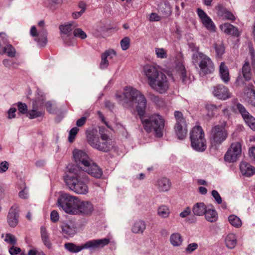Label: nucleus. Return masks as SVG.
Wrapping results in <instances>:
<instances>
[{"instance_id": "13", "label": "nucleus", "mask_w": 255, "mask_h": 255, "mask_svg": "<svg viewBox=\"0 0 255 255\" xmlns=\"http://www.w3.org/2000/svg\"><path fill=\"white\" fill-rule=\"evenodd\" d=\"M77 26L75 22L72 21L59 25V28L61 38L66 42L67 37L71 35L72 31Z\"/></svg>"}, {"instance_id": "39", "label": "nucleus", "mask_w": 255, "mask_h": 255, "mask_svg": "<svg viewBox=\"0 0 255 255\" xmlns=\"http://www.w3.org/2000/svg\"><path fill=\"white\" fill-rule=\"evenodd\" d=\"M243 75L246 80L249 81L251 79L252 74L251 72V67L249 62H245L242 68Z\"/></svg>"}, {"instance_id": "27", "label": "nucleus", "mask_w": 255, "mask_h": 255, "mask_svg": "<svg viewBox=\"0 0 255 255\" xmlns=\"http://www.w3.org/2000/svg\"><path fill=\"white\" fill-rule=\"evenodd\" d=\"M240 170L243 175L251 176L255 174V168L245 161L240 164Z\"/></svg>"}, {"instance_id": "51", "label": "nucleus", "mask_w": 255, "mask_h": 255, "mask_svg": "<svg viewBox=\"0 0 255 255\" xmlns=\"http://www.w3.org/2000/svg\"><path fill=\"white\" fill-rule=\"evenodd\" d=\"M79 130V128L77 127H74L71 129L68 137L69 142H72L74 141L75 136L78 133Z\"/></svg>"}, {"instance_id": "62", "label": "nucleus", "mask_w": 255, "mask_h": 255, "mask_svg": "<svg viewBox=\"0 0 255 255\" xmlns=\"http://www.w3.org/2000/svg\"><path fill=\"white\" fill-rule=\"evenodd\" d=\"M198 247V245L196 243H191L188 245L186 249L187 252L191 253L195 251Z\"/></svg>"}, {"instance_id": "43", "label": "nucleus", "mask_w": 255, "mask_h": 255, "mask_svg": "<svg viewBox=\"0 0 255 255\" xmlns=\"http://www.w3.org/2000/svg\"><path fill=\"white\" fill-rule=\"evenodd\" d=\"M174 117L176 120L175 125L186 124V120L181 112L176 111L174 112Z\"/></svg>"}, {"instance_id": "64", "label": "nucleus", "mask_w": 255, "mask_h": 255, "mask_svg": "<svg viewBox=\"0 0 255 255\" xmlns=\"http://www.w3.org/2000/svg\"><path fill=\"white\" fill-rule=\"evenodd\" d=\"M18 195L20 198L23 199H26L28 198V194L26 187H25L23 190L19 192Z\"/></svg>"}, {"instance_id": "48", "label": "nucleus", "mask_w": 255, "mask_h": 255, "mask_svg": "<svg viewBox=\"0 0 255 255\" xmlns=\"http://www.w3.org/2000/svg\"><path fill=\"white\" fill-rule=\"evenodd\" d=\"M237 109L242 115V117L245 118L250 115L249 113L246 110L244 106L240 103H238L236 105Z\"/></svg>"}, {"instance_id": "34", "label": "nucleus", "mask_w": 255, "mask_h": 255, "mask_svg": "<svg viewBox=\"0 0 255 255\" xmlns=\"http://www.w3.org/2000/svg\"><path fill=\"white\" fill-rule=\"evenodd\" d=\"M226 247L230 249H234L237 244V237L234 234H229L225 238Z\"/></svg>"}, {"instance_id": "40", "label": "nucleus", "mask_w": 255, "mask_h": 255, "mask_svg": "<svg viewBox=\"0 0 255 255\" xmlns=\"http://www.w3.org/2000/svg\"><path fill=\"white\" fill-rule=\"evenodd\" d=\"M228 220L231 225L236 228H240L242 226V222L238 216L231 215L228 217Z\"/></svg>"}, {"instance_id": "63", "label": "nucleus", "mask_w": 255, "mask_h": 255, "mask_svg": "<svg viewBox=\"0 0 255 255\" xmlns=\"http://www.w3.org/2000/svg\"><path fill=\"white\" fill-rule=\"evenodd\" d=\"M85 8L83 6L82 9L80 11H76L72 13V16L74 19H77L80 17L85 12Z\"/></svg>"}, {"instance_id": "16", "label": "nucleus", "mask_w": 255, "mask_h": 255, "mask_svg": "<svg viewBox=\"0 0 255 255\" xmlns=\"http://www.w3.org/2000/svg\"><path fill=\"white\" fill-rule=\"evenodd\" d=\"M73 197V195L69 194L62 193L57 200V206L66 213Z\"/></svg>"}, {"instance_id": "60", "label": "nucleus", "mask_w": 255, "mask_h": 255, "mask_svg": "<svg viewBox=\"0 0 255 255\" xmlns=\"http://www.w3.org/2000/svg\"><path fill=\"white\" fill-rule=\"evenodd\" d=\"M161 17L156 13L152 12L150 14L149 17V20L150 21H158L160 20Z\"/></svg>"}, {"instance_id": "18", "label": "nucleus", "mask_w": 255, "mask_h": 255, "mask_svg": "<svg viewBox=\"0 0 255 255\" xmlns=\"http://www.w3.org/2000/svg\"><path fill=\"white\" fill-rule=\"evenodd\" d=\"M7 223L11 227H15L18 222V210L16 206H13L10 209L7 217Z\"/></svg>"}, {"instance_id": "4", "label": "nucleus", "mask_w": 255, "mask_h": 255, "mask_svg": "<svg viewBox=\"0 0 255 255\" xmlns=\"http://www.w3.org/2000/svg\"><path fill=\"white\" fill-rule=\"evenodd\" d=\"M192 62L196 65L198 63L200 69V74L206 75L211 74L214 71V64L211 59L201 52L194 54Z\"/></svg>"}, {"instance_id": "45", "label": "nucleus", "mask_w": 255, "mask_h": 255, "mask_svg": "<svg viewBox=\"0 0 255 255\" xmlns=\"http://www.w3.org/2000/svg\"><path fill=\"white\" fill-rule=\"evenodd\" d=\"M247 125L253 130H255V118L250 114L244 118Z\"/></svg>"}, {"instance_id": "36", "label": "nucleus", "mask_w": 255, "mask_h": 255, "mask_svg": "<svg viewBox=\"0 0 255 255\" xmlns=\"http://www.w3.org/2000/svg\"><path fill=\"white\" fill-rule=\"evenodd\" d=\"M40 234L42 241L44 245L46 246L48 249L51 248V244L50 243L49 235L45 227H41L40 228Z\"/></svg>"}, {"instance_id": "17", "label": "nucleus", "mask_w": 255, "mask_h": 255, "mask_svg": "<svg viewBox=\"0 0 255 255\" xmlns=\"http://www.w3.org/2000/svg\"><path fill=\"white\" fill-rule=\"evenodd\" d=\"M82 171L84 173L85 172H87L89 175L96 178H100L103 174L102 169L92 160L90 161V164L88 165L87 167Z\"/></svg>"}, {"instance_id": "20", "label": "nucleus", "mask_w": 255, "mask_h": 255, "mask_svg": "<svg viewBox=\"0 0 255 255\" xmlns=\"http://www.w3.org/2000/svg\"><path fill=\"white\" fill-rule=\"evenodd\" d=\"M87 140L88 143L93 148L96 149L98 143L100 142L99 135L96 131L91 130L86 132Z\"/></svg>"}, {"instance_id": "31", "label": "nucleus", "mask_w": 255, "mask_h": 255, "mask_svg": "<svg viewBox=\"0 0 255 255\" xmlns=\"http://www.w3.org/2000/svg\"><path fill=\"white\" fill-rule=\"evenodd\" d=\"M206 209L207 207L204 203L199 202L193 205L192 211L195 215L201 216L205 214Z\"/></svg>"}, {"instance_id": "35", "label": "nucleus", "mask_w": 255, "mask_h": 255, "mask_svg": "<svg viewBox=\"0 0 255 255\" xmlns=\"http://www.w3.org/2000/svg\"><path fill=\"white\" fill-rule=\"evenodd\" d=\"M169 241L170 244L173 247H179L183 242L181 235L177 233L172 234L170 237Z\"/></svg>"}, {"instance_id": "6", "label": "nucleus", "mask_w": 255, "mask_h": 255, "mask_svg": "<svg viewBox=\"0 0 255 255\" xmlns=\"http://www.w3.org/2000/svg\"><path fill=\"white\" fill-rule=\"evenodd\" d=\"M44 25V21L41 20L38 23V25L42 28L41 30L37 31L35 26H32L30 29L31 36L34 37V40L40 46H44L47 41V32L45 28H43Z\"/></svg>"}, {"instance_id": "50", "label": "nucleus", "mask_w": 255, "mask_h": 255, "mask_svg": "<svg viewBox=\"0 0 255 255\" xmlns=\"http://www.w3.org/2000/svg\"><path fill=\"white\" fill-rule=\"evenodd\" d=\"M155 51L158 58L163 59L167 56L166 51L163 48H156Z\"/></svg>"}, {"instance_id": "32", "label": "nucleus", "mask_w": 255, "mask_h": 255, "mask_svg": "<svg viewBox=\"0 0 255 255\" xmlns=\"http://www.w3.org/2000/svg\"><path fill=\"white\" fill-rule=\"evenodd\" d=\"M192 147L197 151L202 152L205 150L207 147L206 141L205 137H203V140H195L194 143L191 141Z\"/></svg>"}, {"instance_id": "55", "label": "nucleus", "mask_w": 255, "mask_h": 255, "mask_svg": "<svg viewBox=\"0 0 255 255\" xmlns=\"http://www.w3.org/2000/svg\"><path fill=\"white\" fill-rule=\"evenodd\" d=\"M206 107L207 110L208 111V115L210 117L213 116L215 115V112L217 110V107L213 104H208L206 105Z\"/></svg>"}, {"instance_id": "41", "label": "nucleus", "mask_w": 255, "mask_h": 255, "mask_svg": "<svg viewBox=\"0 0 255 255\" xmlns=\"http://www.w3.org/2000/svg\"><path fill=\"white\" fill-rule=\"evenodd\" d=\"M246 94L247 96L246 100L248 102L252 105L255 106V90L249 89Z\"/></svg>"}, {"instance_id": "58", "label": "nucleus", "mask_w": 255, "mask_h": 255, "mask_svg": "<svg viewBox=\"0 0 255 255\" xmlns=\"http://www.w3.org/2000/svg\"><path fill=\"white\" fill-rule=\"evenodd\" d=\"M50 219L52 222H56L59 220V214L56 210H53L51 212Z\"/></svg>"}, {"instance_id": "30", "label": "nucleus", "mask_w": 255, "mask_h": 255, "mask_svg": "<svg viewBox=\"0 0 255 255\" xmlns=\"http://www.w3.org/2000/svg\"><path fill=\"white\" fill-rule=\"evenodd\" d=\"M62 233L69 236H73L76 232V226L71 222L64 223L61 225Z\"/></svg>"}, {"instance_id": "33", "label": "nucleus", "mask_w": 255, "mask_h": 255, "mask_svg": "<svg viewBox=\"0 0 255 255\" xmlns=\"http://www.w3.org/2000/svg\"><path fill=\"white\" fill-rule=\"evenodd\" d=\"M79 199V198L78 197L73 196L71 202L70 203V204L68 207V209H67L66 213L70 215H76Z\"/></svg>"}, {"instance_id": "22", "label": "nucleus", "mask_w": 255, "mask_h": 255, "mask_svg": "<svg viewBox=\"0 0 255 255\" xmlns=\"http://www.w3.org/2000/svg\"><path fill=\"white\" fill-rule=\"evenodd\" d=\"M204 137V131L200 126L194 127L191 131L190 134V141L194 143L195 140H203Z\"/></svg>"}, {"instance_id": "1", "label": "nucleus", "mask_w": 255, "mask_h": 255, "mask_svg": "<svg viewBox=\"0 0 255 255\" xmlns=\"http://www.w3.org/2000/svg\"><path fill=\"white\" fill-rule=\"evenodd\" d=\"M116 98L127 109L135 106L144 128L147 132L154 131L157 137L163 136L164 120L158 114L152 115L148 118L144 116L147 100L140 91L131 87H126L123 93L116 94Z\"/></svg>"}, {"instance_id": "29", "label": "nucleus", "mask_w": 255, "mask_h": 255, "mask_svg": "<svg viewBox=\"0 0 255 255\" xmlns=\"http://www.w3.org/2000/svg\"><path fill=\"white\" fill-rule=\"evenodd\" d=\"M174 130L177 138L179 139H184L187 135V124L175 125Z\"/></svg>"}, {"instance_id": "14", "label": "nucleus", "mask_w": 255, "mask_h": 255, "mask_svg": "<svg viewBox=\"0 0 255 255\" xmlns=\"http://www.w3.org/2000/svg\"><path fill=\"white\" fill-rule=\"evenodd\" d=\"M212 93L218 99L224 100L231 97L229 89L223 85H218L214 87Z\"/></svg>"}, {"instance_id": "57", "label": "nucleus", "mask_w": 255, "mask_h": 255, "mask_svg": "<svg viewBox=\"0 0 255 255\" xmlns=\"http://www.w3.org/2000/svg\"><path fill=\"white\" fill-rule=\"evenodd\" d=\"M212 195L217 202L218 204H221L222 202V198L219 193L216 190H213L212 191Z\"/></svg>"}, {"instance_id": "23", "label": "nucleus", "mask_w": 255, "mask_h": 255, "mask_svg": "<svg viewBox=\"0 0 255 255\" xmlns=\"http://www.w3.org/2000/svg\"><path fill=\"white\" fill-rule=\"evenodd\" d=\"M220 28L222 31L229 35L238 37L240 34L238 29L236 27L229 23H225L222 24L220 26Z\"/></svg>"}, {"instance_id": "59", "label": "nucleus", "mask_w": 255, "mask_h": 255, "mask_svg": "<svg viewBox=\"0 0 255 255\" xmlns=\"http://www.w3.org/2000/svg\"><path fill=\"white\" fill-rule=\"evenodd\" d=\"M8 167L9 164L7 161H2L0 164V173H3L5 172L8 169Z\"/></svg>"}, {"instance_id": "24", "label": "nucleus", "mask_w": 255, "mask_h": 255, "mask_svg": "<svg viewBox=\"0 0 255 255\" xmlns=\"http://www.w3.org/2000/svg\"><path fill=\"white\" fill-rule=\"evenodd\" d=\"M218 14L223 19L230 20H235L236 17L234 15L226 8L221 5L217 6Z\"/></svg>"}, {"instance_id": "49", "label": "nucleus", "mask_w": 255, "mask_h": 255, "mask_svg": "<svg viewBox=\"0 0 255 255\" xmlns=\"http://www.w3.org/2000/svg\"><path fill=\"white\" fill-rule=\"evenodd\" d=\"M121 46L123 50H127L130 45V39L128 37H125L121 41Z\"/></svg>"}, {"instance_id": "52", "label": "nucleus", "mask_w": 255, "mask_h": 255, "mask_svg": "<svg viewBox=\"0 0 255 255\" xmlns=\"http://www.w3.org/2000/svg\"><path fill=\"white\" fill-rule=\"evenodd\" d=\"M89 113H85L82 118L77 121L76 126L79 127L83 126L85 124L87 118L89 116Z\"/></svg>"}, {"instance_id": "7", "label": "nucleus", "mask_w": 255, "mask_h": 255, "mask_svg": "<svg viewBox=\"0 0 255 255\" xmlns=\"http://www.w3.org/2000/svg\"><path fill=\"white\" fill-rule=\"evenodd\" d=\"M148 85L153 90L160 94L165 93L169 87L167 77L163 73H160L155 79L150 82Z\"/></svg>"}, {"instance_id": "42", "label": "nucleus", "mask_w": 255, "mask_h": 255, "mask_svg": "<svg viewBox=\"0 0 255 255\" xmlns=\"http://www.w3.org/2000/svg\"><path fill=\"white\" fill-rule=\"evenodd\" d=\"M177 71L182 79L183 82H185L187 79L186 71L184 66L182 64H178L177 66Z\"/></svg>"}, {"instance_id": "15", "label": "nucleus", "mask_w": 255, "mask_h": 255, "mask_svg": "<svg viewBox=\"0 0 255 255\" xmlns=\"http://www.w3.org/2000/svg\"><path fill=\"white\" fill-rule=\"evenodd\" d=\"M197 13L206 28L209 30L214 31L216 29L215 25L207 14L200 8L197 9Z\"/></svg>"}, {"instance_id": "12", "label": "nucleus", "mask_w": 255, "mask_h": 255, "mask_svg": "<svg viewBox=\"0 0 255 255\" xmlns=\"http://www.w3.org/2000/svg\"><path fill=\"white\" fill-rule=\"evenodd\" d=\"M143 72L147 79L148 84L155 79L160 73H162L160 72L156 66L151 65H146L144 66Z\"/></svg>"}, {"instance_id": "56", "label": "nucleus", "mask_w": 255, "mask_h": 255, "mask_svg": "<svg viewBox=\"0 0 255 255\" xmlns=\"http://www.w3.org/2000/svg\"><path fill=\"white\" fill-rule=\"evenodd\" d=\"M8 252L11 255H16L21 252V249L14 245H12L9 249Z\"/></svg>"}, {"instance_id": "44", "label": "nucleus", "mask_w": 255, "mask_h": 255, "mask_svg": "<svg viewBox=\"0 0 255 255\" xmlns=\"http://www.w3.org/2000/svg\"><path fill=\"white\" fill-rule=\"evenodd\" d=\"M2 53H6L7 56L10 57H14L15 55V50L14 48L10 44L7 45L3 48Z\"/></svg>"}, {"instance_id": "46", "label": "nucleus", "mask_w": 255, "mask_h": 255, "mask_svg": "<svg viewBox=\"0 0 255 255\" xmlns=\"http://www.w3.org/2000/svg\"><path fill=\"white\" fill-rule=\"evenodd\" d=\"M73 34L74 36L80 38L82 39H84L87 38V34L86 33L80 28L74 29Z\"/></svg>"}, {"instance_id": "53", "label": "nucleus", "mask_w": 255, "mask_h": 255, "mask_svg": "<svg viewBox=\"0 0 255 255\" xmlns=\"http://www.w3.org/2000/svg\"><path fill=\"white\" fill-rule=\"evenodd\" d=\"M215 49L217 55L219 57L221 56L225 52V47L222 44H215Z\"/></svg>"}, {"instance_id": "61", "label": "nucleus", "mask_w": 255, "mask_h": 255, "mask_svg": "<svg viewBox=\"0 0 255 255\" xmlns=\"http://www.w3.org/2000/svg\"><path fill=\"white\" fill-rule=\"evenodd\" d=\"M191 209L189 207H187L184 211L180 213L179 216L180 217L184 218L189 215L191 214Z\"/></svg>"}, {"instance_id": "8", "label": "nucleus", "mask_w": 255, "mask_h": 255, "mask_svg": "<svg viewBox=\"0 0 255 255\" xmlns=\"http://www.w3.org/2000/svg\"><path fill=\"white\" fill-rule=\"evenodd\" d=\"M73 155L77 167L73 166L71 168H78L80 171H83L87 167L91 161L88 154L83 150L74 149L73 151Z\"/></svg>"}, {"instance_id": "11", "label": "nucleus", "mask_w": 255, "mask_h": 255, "mask_svg": "<svg viewBox=\"0 0 255 255\" xmlns=\"http://www.w3.org/2000/svg\"><path fill=\"white\" fill-rule=\"evenodd\" d=\"M94 211L92 203L89 201H82L79 199L76 215L88 216Z\"/></svg>"}, {"instance_id": "2", "label": "nucleus", "mask_w": 255, "mask_h": 255, "mask_svg": "<svg viewBox=\"0 0 255 255\" xmlns=\"http://www.w3.org/2000/svg\"><path fill=\"white\" fill-rule=\"evenodd\" d=\"M64 180L69 189L76 194L86 195L89 193V178L78 168H69Z\"/></svg>"}, {"instance_id": "3", "label": "nucleus", "mask_w": 255, "mask_h": 255, "mask_svg": "<svg viewBox=\"0 0 255 255\" xmlns=\"http://www.w3.org/2000/svg\"><path fill=\"white\" fill-rule=\"evenodd\" d=\"M110 240L107 238L92 240L87 242L83 246H76L73 243H66L65 249L72 253H78L83 249L99 250L108 245Z\"/></svg>"}, {"instance_id": "21", "label": "nucleus", "mask_w": 255, "mask_h": 255, "mask_svg": "<svg viewBox=\"0 0 255 255\" xmlns=\"http://www.w3.org/2000/svg\"><path fill=\"white\" fill-rule=\"evenodd\" d=\"M171 186L170 180L165 177H162L158 179L156 183L157 188L160 192H164L169 191Z\"/></svg>"}, {"instance_id": "47", "label": "nucleus", "mask_w": 255, "mask_h": 255, "mask_svg": "<svg viewBox=\"0 0 255 255\" xmlns=\"http://www.w3.org/2000/svg\"><path fill=\"white\" fill-rule=\"evenodd\" d=\"M4 241L11 245H15L16 244V239L12 234H6L4 239Z\"/></svg>"}, {"instance_id": "25", "label": "nucleus", "mask_w": 255, "mask_h": 255, "mask_svg": "<svg viewBox=\"0 0 255 255\" xmlns=\"http://www.w3.org/2000/svg\"><path fill=\"white\" fill-rule=\"evenodd\" d=\"M146 225L145 222L139 220L136 221L131 227V232L136 234H142L146 229Z\"/></svg>"}, {"instance_id": "38", "label": "nucleus", "mask_w": 255, "mask_h": 255, "mask_svg": "<svg viewBox=\"0 0 255 255\" xmlns=\"http://www.w3.org/2000/svg\"><path fill=\"white\" fill-rule=\"evenodd\" d=\"M170 213L169 208L165 205L160 206L157 209V215L162 218H168Z\"/></svg>"}, {"instance_id": "28", "label": "nucleus", "mask_w": 255, "mask_h": 255, "mask_svg": "<svg viewBox=\"0 0 255 255\" xmlns=\"http://www.w3.org/2000/svg\"><path fill=\"white\" fill-rule=\"evenodd\" d=\"M220 76L222 80L226 84L230 80L229 70L224 62H221L219 67Z\"/></svg>"}, {"instance_id": "9", "label": "nucleus", "mask_w": 255, "mask_h": 255, "mask_svg": "<svg viewBox=\"0 0 255 255\" xmlns=\"http://www.w3.org/2000/svg\"><path fill=\"white\" fill-rule=\"evenodd\" d=\"M242 145L240 142L233 143L224 156V159L228 162L236 161L241 156Z\"/></svg>"}, {"instance_id": "10", "label": "nucleus", "mask_w": 255, "mask_h": 255, "mask_svg": "<svg viewBox=\"0 0 255 255\" xmlns=\"http://www.w3.org/2000/svg\"><path fill=\"white\" fill-rule=\"evenodd\" d=\"M114 146V140L107 134L101 133L100 142L98 143L96 149L103 152H108Z\"/></svg>"}, {"instance_id": "37", "label": "nucleus", "mask_w": 255, "mask_h": 255, "mask_svg": "<svg viewBox=\"0 0 255 255\" xmlns=\"http://www.w3.org/2000/svg\"><path fill=\"white\" fill-rule=\"evenodd\" d=\"M205 215L206 220L210 222H215L217 220L218 214L214 209H206Z\"/></svg>"}, {"instance_id": "54", "label": "nucleus", "mask_w": 255, "mask_h": 255, "mask_svg": "<svg viewBox=\"0 0 255 255\" xmlns=\"http://www.w3.org/2000/svg\"><path fill=\"white\" fill-rule=\"evenodd\" d=\"M17 107L19 112L21 114H27L28 111H27V105L25 103L18 102L17 103Z\"/></svg>"}, {"instance_id": "19", "label": "nucleus", "mask_w": 255, "mask_h": 255, "mask_svg": "<svg viewBox=\"0 0 255 255\" xmlns=\"http://www.w3.org/2000/svg\"><path fill=\"white\" fill-rule=\"evenodd\" d=\"M39 101L36 100L32 103V109L29 110L26 116L30 119H33L39 117H43L44 115V112L41 110H38V104Z\"/></svg>"}, {"instance_id": "5", "label": "nucleus", "mask_w": 255, "mask_h": 255, "mask_svg": "<svg viewBox=\"0 0 255 255\" xmlns=\"http://www.w3.org/2000/svg\"><path fill=\"white\" fill-rule=\"evenodd\" d=\"M226 123L216 125L212 128L211 133V140L212 143L221 144L227 137L228 133L225 129Z\"/></svg>"}, {"instance_id": "26", "label": "nucleus", "mask_w": 255, "mask_h": 255, "mask_svg": "<svg viewBox=\"0 0 255 255\" xmlns=\"http://www.w3.org/2000/svg\"><path fill=\"white\" fill-rule=\"evenodd\" d=\"M116 53L114 50H108L102 55V60L100 64V68L105 69L109 65V59H111L115 56Z\"/></svg>"}]
</instances>
